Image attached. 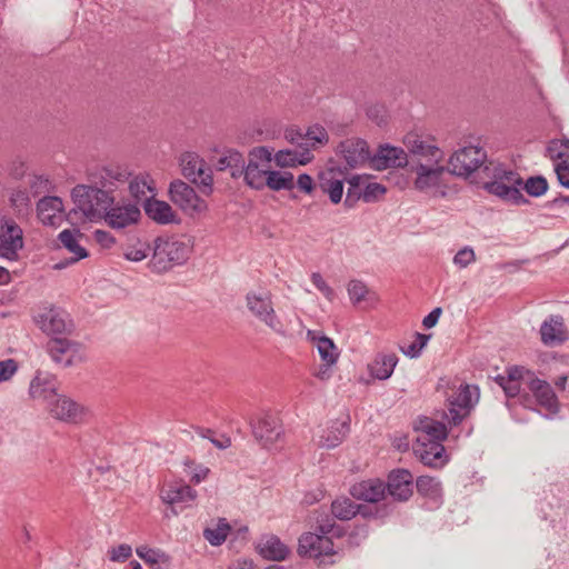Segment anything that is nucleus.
Listing matches in <instances>:
<instances>
[{
	"mask_svg": "<svg viewBox=\"0 0 569 569\" xmlns=\"http://www.w3.org/2000/svg\"><path fill=\"white\" fill-rule=\"evenodd\" d=\"M345 531L342 527L336 523L333 518L326 516L317 520L315 532H305L300 536L298 542V553L301 557L318 560V565H332L338 555L333 538H342Z\"/></svg>",
	"mask_w": 569,
	"mask_h": 569,
	"instance_id": "1",
	"label": "nucleus"
},
{
	"mask_svg": "<svg viewBox=\"0 0 569 569\" xmlns=\"http://www.w3.org/2000/svg\"><path fill=\"white\" fill-rule=\"evenodd\" d=\"M151 248L152 256L148 267L156 273H163L183 264L191 252L190 244L176 236H159Z\"/></svg>",
	"mask_w": 569,
	"mask_h": 569,
	"instance_id": "2",
	"label": "nucleus"
},
{
	"mask_svg": "<svg viewBox=\"0 0 569 569\" xmlns=\"http://www.w3.org/2000/svg\"><path fill=\"white\" fill-rule=\"evenodd\" d=\"M71 198L74 203L73 212H81L90 221L103 218L114 203L113 196L92 184H77L71 191Z\"/></svg>",
	"mask_w": 569,
	"mask_h": 569,
	"instance_id": "3",
	"label": "nucleus"
},
{
	"mask_svg": "<svg viewBox=\"0 0 569 569\" xmlns=\"http://www.w3.org/2000/svg\"><path fill=\"white\" fill-rule=\"evenodd\" d=\"M486 166H489L487 151L480 146L470 144L452 153L448 161V171L463 178H468L477 171L483 176Z\"/></svg>",
	"mask_w": 569,
	"mask_h": 569,
	"instance_id": "4",
	"label": "nucleus"
},
{
	"mask_svg": "<svg viewBox=\"0 0 569 569\" xmlns=\"http://www.w3.org/2000/svg\"><path fill=\"white\" fill-rule=\"evenodd\" d=\"M246 303L248 310L254 318L264 323L273 332L286 336L284 326L276 313L270 291H249L246 295Z\"/></svg>",
	"mask_w": 569,
	"mask_h": 569,
	"instance_id": "5",
	"label": "nucleus"
},
{
	"mask_svg": "<svg viewBox=\"0 0 569 569\" xmlns=\"http://www.w3.org/2000/svg\"><path fill=\"white\" fill-rule=\"evenodd\" d=\"M181 173L191 182L200 186L204 193L212 191V171L196 152H184L180 157Z\"/></svg>",
	"mask_w": 569,
	"mask_h": 569,
	"instance_id": "6",
	"label": "nucleus"
},
{
	"mask_svg": "<svg viewBox=\"0 0 569 569\" xmlns=\"http://www.w3.org/2000/svg\"><path fill=\"white\" fill-rule=\"evenodd\" d=\"M23 248V231L9 217L0 218V257L10 261L18 259V252Z\"/></svg>",
	"mask_w": 569,
	"mask_h": 569,
	"instance_id": "7",
	"label": "nucleus"
},
{
	"mask_svg": "<svg viewBox=\"0 0 569 569\" xmlns=\"http://www.w3.org/2000/svg\"><path fill=\"white\" fill-rule=\"evenodd\" d=\"M472 395L469 385H461L459 390L448 398V411L442 412V419L448 422V426H458L469 416L473 407Z\"/></svg>",
	"mask_w": 569,
	"mask_h": 569,
	"instance_id": "8",
	"label": "nucleus"
},
{
	"mask_svg": "<svg viewBox=\"0 0 569 569\" xmlns=\"http://www.w3.org/2000/svg\"><path fill=\"white\" fill-rule=\"evenodd\" d=\"M51 359L67 368L82 360L81 345L66 337H52L47 343Z\"/></svg>",
	"mask_w": 569,
	"mask_h": 569,
	"instance_id": "9",
	"label": "nucleus"
},
{
	"mask_svg": "<svg viewBox=\"0 0 569 569\" xmlns=\"http://www.w3.org/2000/svg\"><path fill=\"white\" fill-rule=\"evenodd\" d=\"M37 322L40 329L51 338L70 335L74 328L69 315L64 310L54 307L41 312Z\"/></svg>",
	"mask_w": 569,
	"mask_h": 569,
	"instance_id": "10",
	"label": "nucleus"
},
{
	"mask_svg": "<svg viewBox=\"0 0 569 569\" xmlns=\"http://www.w3.org/2000/svg\"><path fill=\"white\" fill-rule=\"evenodd\" d=\"M130 173L121 166H104L97 168L89 173L90 184L97 186L107 190L110 196H113L114 190L119 186L124 184L129 179Z\"/></svg>",
	"mask_w": 569,
	"mask_h": 569,
	"instance_id": "11",
	"label": "nucleus"
},
{
	"mask_svg": "<svg viewBox=\"0 0 569 569\" xmlns=\"http://www.w3.org/2000/svg\"><path fill=\"white\" fill-rule=\"evenodd\" d=\"M386 493L395 501L406 502L413 493V476L408 469L398 468L388 473Z\"/></svg>",
	"mask_w": 569,
	"mask_h": 569,
	"instance_id": "12",
	"label": "nucleus"
},
{
	"mask_svg": "<svg viewBox=\"0 0 569 569\" xmlns=\"http://www.w3.org/2000/svg\"><path fill=\"white\" fill-rule=\"evenodd\" d=\"M170 200L183 211H201L203 200L194 189L182 180H174L169 187Z\"/></svg>",
	"mask_w": 569,
	"mask_h": 569,
	"instance_id": "13",
	"label": "nucleus"
},
{
	"mask_svg": "<svg viewBox=\"0 0 569 569\" xmlns=\"http://www.w3.org/2000/svg\"><path fill=\"white\" fill-rule=\"evenodd\" d=\"M141 217L137 203L112 204L104 214L106 222L112 229H124L139 221Z\"/></svg>",
	"mask_w": 569,
	"mask_h": 569,
	"instance_id": "14",
	"label": "nucleus"
},
{
	"mask_svg": "<svg viewBox=\"0 0 569 569\" xmlns=\"http://www.w3.org/2000/svg\"><path fill=\"white\" fill-rule=\"evenodd\" d=\"M252 433L264 448H269L283 435V428L276 417L264 415L252 425Z\"/></svg>",
	"mask_w": 569,
	"mask_h": 569,
	"instance_id": "15",
	"label": "nucleus"
},
{
	"mask_svg": "<svg viewBox=\"0 0 569 569\" xmlns=\"http://www.w3.org/2000/svg\"><path fill=\"white\" fill-rule=\"evenodd\" d=\"M408 156L400 147H393L388 143L381 144L371 158V167L376 170L387 168H401L407 166Z\"/></svg>",
	"mask_w": 569,
	"mask_h": 569,
	"instance_id": "16",
	"label": "nucleus"
},
{
	"mask_svg": "<svg viewBox=\"0 0 569 569\" xmlns=\"http://www.w3.org/2000/svg\"><path fill=\"white\" fill-rule=\"evenodd\" d=\"M416 457L428 467L441 468L447 462L446 449L439 441L416 440L412 446Z\"/></svg>",
	"mask_w": 569,
	"mask_h": 569,
	"instance_id": "17",
	"label": "nucleus"
},
{
	"mask_svg": "<svg viewBox=\"0 0 569 569\" xmlns=\"http://www.w3.org/2000/svg\"><path fill=\"white\" fill-rule=\"evenodd\" d=\"M338 149L349 168H356L367 161L371 162L372 156L370 154L367 141L363 139H346L340 142Z\"/></svg>",
	"mask_w": 569,
	"mask_h": 569,
	"instance_id": "18",
	"label": "nucleus"
},
{
	"mask_svg": "<svg viewBox=\"0 0 569 569\" xmlns=\"http://www.w3.org/2000/svg\"><path fill=\"white\" fill-rule=\"evenodd\" d=\"M349 493L357 500L378 503L386 498V485L379 478H371L353 483Z\"/></svg>",
	"mask_w": 569,
	"mask_h": 569,
	"instance_id": "19",
	"label": "nucleus"
},
{
	"mask_svg": "<svg viewBox=\"0 0 569 569\" xmlns=\"http://www.w3.org/2000/svg\"><path fill=\"white\" fill-rule=\"evenodd\" d=\"M527 386L529 390L532 392L537 402L546 408L548 411L556 413L559 410L558 398L546 380L539 379L532 372V376H527Z\"/></svg>",
	"mask_w": 569,
	"mask_h": 569,
	"instance_id": "20",
	"label": "nucleus"
},
{
	"mask_svg": "<svg viewBox=\"0 0 569 569\" xmlns=\"http://www.w3.org/2000/svg\"><path fill=\"white\" fill-rule=\"evenodd\" d=\"M49 410L53 418L68 423H78L82 418V408L64 396L53 395Z\"/></svg>",
	"mask_w": 569,
	"mask_h": 569,
	"instance_id": "21",
	"label": "nucleus"
},
{
	"mask_svg": "<svg viewBox=\"0 0 569 569\" xmlns=\"http://www.w3.org/2000/svg\"><path fill=\"white\" fill-rule=\"evenodd\" d=\"M37 214L44 226H59L64 218L61 198L48 196L40 199L37 203Z\"/></svg>",
	"mask_w": 569,
	"mask_h": 569,
	"instance_id": "22",
	"label": "nucleus"
},
{
	"mask_svg": "<svg viewBox=\"0 0 569 569\" xmlns=\"http://www.w3.org/2000/svg\"><path fill=\"white\" fill-rule=\"evenodd\" d=\"M540 336L543 345L556 347L568 339V332L561 316H551L540 327Z\"/></svg>",
	"mask_w": 569,
	"mask_h": 569,
	"instance_id": "23",
	"label": "nucleus"
},
{
	"mask_svg": "<svg viewBox=\"0 0 569 569\" xmlns=\"http://www.w3.org/2000/svg\"><path fill=\"white\" fill-rule=\"evenodd\" d=\"M350 432V417L347 416L345 420H335L331 425L322 430L319 437V446L327 449L338 447Z\"/></svg>",
	"mask_w": 569,
	"mask_h": 569,
	"instance_id": "24",
	"label": "nucleus"
},
{
	"mask_svg": "<svg viewBox=\"0 0 569 569\" xmlns=\"http://www.w3.org/2000/svg\"><path fill=\"white\" fill-rule=\"evenodd\" d=\"M257 550L262 558L272 561H282L289 555V548L276 535L261 536Z\"/></svg>",
	"mask_w": 569,
	"mask_h": 569,
	"instance_id": "25",
	"label": "nucleus"
},
{
	"mask_svg": "<svg viewBox=\"0 0 569 569\" xmlns=\"http://www.w3.org/2000/svg\"><path fill=\"white\" fill-rule=\"evenodd\" d=\"M244 160L243 154L239 150L228 148L222 151L213 166L217 171L228 170L232 179H239L244 170Z\"/></svg>",
	"mask_w": 569,
	"mask_h": 569,
	"instance_id": "26",
	"label": "nucleus"
},
{
	"mask_svg": "<svg viewBox=\"0 0 569 569\" xmlns=\"http://www.w3.org/2000/svg\"><path fill=\"white\" fill-rule=\"evenodd\" d=\"M78 237H81V233L79 230H70V229H66V230H62L59 236H58V239L60 241V243L70 252L73 254V257L70 258V260L64 263V262H59L56 264V269H62L64 268L68 263H74V262H78L79 260L81 259H84L88 257V251L86 250V248H83L79 241H78Z\"/></svg>",
	"mask_w": 569,
	"mask_h": 569,
	"instance_id": "27",
	"label": "nucleus"
},
{
	"mask_svg": "<svg viewBox=\"0 0 569 569\" xmlns=\"http://www.w3.org/2000/svg\"><path fill=\"white\" fill-rule=\"evenodd\" d=\"M490 180L483 182V188L489 193L495 194L502 200L511 202L513 204L527 203L528 200L523 197L520 189L516 186H510L496 178H489Z\"/></svg>",
	"mask_w": 569,
	"mask_h": 569,
	"instance_id": "28",
	"label": "nucleus"
},
{
	"mask_svg": "<svg viewBox=\"0 0 569 569\" xmlns=\"http://www.w3.org/2000/svg\"><path fill=\"white\" fill-rule=\"evenodd\" d=\"M160 497L167 505L188 503L197 498V491L186 483H169L161 489Z\"/></svg>",
	"mask_w": 569,
	"mask_h": 569,
	"instance_id": "29",
	"label": "nucleus"
},
{
	"mask_svg": "<svg viewBox=\"0 0 569 569\" xmlns=\"http://www.w3.org/2000/svg\"><path fill=\"white\" fill-rule=\"evenodd\" d=\"M445 171L446 169L442 166L428 167L420 163L416 167L417 178L415 180V187L420 191L438 187Z\"/></svg>",
	"mask_w": 569,
	"mask_h": 569,
	"instance_id": "30",
	"label": "nucleus"
},
{
	"mask_svg": "<svg viewBox=\"0 0 569 569\" xmlns=\"http://www.w3.org/2000/svg\"><path fill=\"white\" fill-rule=\"evenodd\" d=\"M146 214L153 221L160 224H168L176 221V214L171 206L164 201L153 199H146L143 203Z\"/></svg>",
	"mask_w": 569,
	"mask_h": 569,
	"instance_id": "31",
	"label": "nucleus"
},
{
	"mask_svg": "<svg viewBox=\"0 0 569 569\" xmlns=\"http://www.w3.org/2000/svg\"><path fill=\"white\" fill-rule=\"evenodd\" d=\"M398 360L396 353H378L368 365V370L371 377L379 380H387L391 377Z\"/></svg>",
	"mask_w": 569,
	"mask_h": 569,
	"instance_id": "32",
	"label": "nucleus"
},
{
	"mask_svg": "<svg viewBox=\"0 0 569 569\" xmlns=\"http://www.w3.org/2000/svg\"><path fill=\"white\" fill-rule=\"evenodd\" d=\"M403 143L410 153L427 157L436 162L441 158V151L433 144L426 143L417 133H408L403 138Z\"/></svg>",
	"mask_w": 569,
	"mask_h": 569,
	"instance_id": "33",
	"label": "nucleus"
},
{
	"mask_svg": "<svg viewBox=\"0 0 569 569\" xmlns=\"http://www.w3.org/2000/svg\"><path fill=\"white\" fill-rule=\"evenodd\" d=\"M447 425L448 422L445 423L443 421H437L425 417L420 420L419 430L421 431V435L417 440H425L426 442L439 441L442 443L448 436Z\"/></svg>",
	"mask_w": 569,
	"mask_h": 569,
	"instance_id": "34",
	"label": "nucleus"
},
{
	"mask_svg": "<svg viewBox=\"0 0 569 569\" xmlns=\"http://www.w3.org/2000/svg\"><path fill=\"white\" fill-rule=\"evenodd\" d=\"M320 179L322 191L328 193L332 203H339L343 196V179L337 178L336 171L332 168L322 173Z\"/></svg>",
	"mask_w": 569,
	"mask_h": 569,
	"instance_id": "35",
	"label": "nucleus"
},
{
	"mask_svg": "<svg viewBox=\"0 0 569 569\" xmlns=\"http://www.w3.org/2000/svg\"><path fill=\"white\" fill-rule=\"evenodd\" d=\"M482 178H496L501 182H505L510 186H516L520 189L522 186V179L520 174L512 170H507L499 163H495L493 161H489V166L483 168Z\"/></svg>",
	"mask_w": 569,
	"mask_h": 569,
	"instance_id": "36",
	"label": "nucleus"
},
{
	"mask_svg": "<svg viewBox=\"0 0 569 569\" xmlns=\"http://www.w3.org/2000/svg\"><path fill=\"white\" fill-rule=\"evenodd\" d=\"M268 166H259L253 162H244V170L242 177L247 186L254 190H262L266 187L264 179L270 170Z\"/></svg>",
	"mask_w": 569,
	"mask_h": 569,
	"instance_id": "37",
	"label": "nucleus"
},
{
	"mask_svg": "<svg viewBox=\"0 0 569 569\" xmlns=\"http://www.w3.org/2000/svg\"><path fill=\"white\" fill-rule=\"evenodd\" d=\"M416 488L420 496L438 502L442 498L441 482L429 476H420L416 480Z\"/></svg>",
	"mask_w": 569,
	"mask_h": 569,
	"instance_id": "38",
	"label": "nucleus"
},
{
	"mask_svg": "<svg viewBox=\"0 0 569 569\" xmlns=\"http://www.w3.org/2000/svg\"><path fill=\"white\" fill-rule=\"evenodd\" d=\"M359 512V505L347 497L337 498L331 502V513L335 519L347 521Z\"/></svg>",
	"mask_w": 569,
	"mask_h": 569,
	"instance_id": "39",
	"label": "nucleus"
},
{
	"mask_svg": "<svg viewBox=\"0 0 569 569\" xmlns=\"http://www.w3.org/2000/svg\"><path fill=\"white\" fill-rule=\"evenodd\" d=\"M264 183L272 191L292 190L295 188V177L289 171L270 170Z\"/></svg>",
	"mask_w": 569,
	"mask_h": 569,
	"instance_id": "40",
	"label": "nucleus"
},
{
	"mask_svg": "<svg viewBox=\"0 0 569 569\" xmlns=\"http://www.w3.org/2000/svg\"><path fill=\"white\" fill-rule=\"evenodd\" d=\"M230 530L231 526L229 522L224 518H219L214 528H206L203 530V537L211 546L218 547L226 541Z\"/></svg>",
	"mask_w": 569,
	"mask_h": 569,
	"instance_id": "41",
	"label": "nucleus"
},
{
	"mask_svg": "<svg viewBox=\"0 0 569 569\" xmlns=\"http://www.w3.org/2000/svg\"><path fill=\"white\" fill-rule=\"evenodd\" d=\"M152 181H149L148 177H134L129 182V191L131 197L136 200V202H146V199H151V197L147 196V192H153V187L151 186Z\"/></svg>",
	"mask_w": 569,
	"mask_h": 569,
	"instance_id": "42",
	"label": "nucleus"
},
{
	"mask_svg": "<svg viewBox=\"0 0 569 569\" xmlns=\"http://www.w3.org/2000/svg\"><path fill=\"white\" fill-rule=\"evenodd\" d=\"M367 180L360 176H352L348 179V190L345 199V206L352 208L360 199H362L363 187Z\"/></svg>",
	"mask_w": 569,
	"mask_h": 569,
	"instance_id": "43",
	"label": "nucleus"
},
{
	"mask_svg": "<svg viewBox=\"0 0 569 569\" xmlns=\"http://www.w3.org/2000/svg\"><path fill=\"white\" fill-rule=\"evenodd\" d=\"M29 392L34 399H49L50 397L53 398V395H56L53 385L39 375L32 379Z\"/></svg>",
	"mask_w": 569,
	"mask_h": 569,
	"instance_id": "44",
	"label": "nucleus"
},
{
	"mask_svg": "<svg viewBox=\"0 0 569 569\" xmlns=\"http://www.w3.org/2000/svg\"><path fill=\"white\" fill-rule=\"evenodd\" d=\"M317 349L321 359L328 366H332L333 363L337 362L339 353L333 341L330 338L326 336L319 337L317 339Z\"/></svg>",
	"mask_w": 569,
	"mask_h": 569,
	"instance_id": "45",
	"label": "nucleus"
},
{
	"mask_svg": "<svg viewBox=\"0 0 569 569\" xmlns=\"http://www.w3.org/2000/svg\"><path fill=\"white\" fill-rule=\"evenodd\" d=\"M527 376H532V371L522 366H509L505 370V375L495 377L496 383L505 389V385L510 380H525Z\"/></svg>",
	"mask_w": 569,
	"mask_h": 569,
	"instance_id": "46",
	"label": "nucleus"
},
{
	"mask_svg": "<svg viewBox=\"0 0 569 569\" xmlns=\"http://www.w3.org/2000/svg\"><path fill=\"white\" fill-rule=\"evenodd\" d=\"M9 201L17 214H27L30 210L31 199L27 190H13L9 197Z\"/></svg>",
	"mask_w": 569,
	"mask_h": 569,
	"instance_id": "47",
	"label": "nucleus"
},
{
	"mask_svg": "<svg viewBox=\"0 0 569 569\" xmlns=\"http://www.w3.org/2000/svg\"><path fill=\"white\" fill-rule=\"evenodd\" d=\"M373 506H363L359 505V515H361L363 518H375V519H382L391 515L395 510V507L392 503H382L377 505L372 503Z\"/></svg>",
	"mask_w": 569,
	"mask_h": 569,
	"instance_id": "48",
	"label": "nucleus"
},
{
	"mask_svg": "<svg viewBox=\"0 0 569 569\" xmlns=\"http://www.w3.org/2000/svg\"><path fill=\"white\" fill-rule=\"evenodd\" d=\"M349 298L352 305L358 306L361 302L368 301L371 295L366 283L360 280H351L347 287Z\"/></svg>",
	"mask_w": 569,
	"mask_h": 569,
	"instance_id": "49",
	"label": "nucleus"
},
{
	"mask_svg": "<svg viewBox=\"0 0 569 569\" xmlns=\"http://www.w3.org/2000/svg\"><path fill=\"white\" fill-rule=\"evenodd\" d=\"M526 192L531 197H541L548 190V181L543 176H535L527 179L522 186Z\"/></svg>",
	"mask_w": 569,
	"mask_h": 569,
	"instance_id": "50",
	"label": "nucleus"
},
{
	"mask_svg": "<svg viewBox=\"0 0 569 569\" xmlns=\"http://www.w3.org/2000/svg\"><path fill=\"white\" fill-rule=\"evenodd\" d=\"M431 338V335L415 333V341L410 343L408 347H400L401 352L413 359L418 358L421 355L422 349L427 346L429 339Z\"/></svg>",
	"mask_w": 569,
	"mask_h": 569,
	"instance_id": "51",
	"label": "nucleus"
},
{
	"mask_svg": "<svg viewBox=\"0 0 569 569\" xmlns=\"http://www.w3.org/2000/svg\"><path fill=\"white\" fill-rule=\"evenodd\" d=\"M387 189L378 182H366L363 187L362 200L367 203L377 201L386 193Z\"/></svg>",
	"mask_w": 569,
	"mask_h": 569,
	"instance_id": "52",
	"label": "nucleus"
},
{
	"mask_svg": "<svg viewBox=\"0 0 569 569\" xmlns=\"http://www.w3.org/2000/svg\"><path fill=\"white\" fill-rule=\"evenodd\" d=\"M272 160V152L268 147H256L249 152L248 162H253L259 166H268Z\"/></svg>",
	"mask_w": 569,
	"mask_h": 569,
	"instance_id": "53",
	"label": "nucleus"
},
{
	"mask_svg": "<svg viewBox=\"0 0 569 569\" xmlns=\"http://www.w3.org/2000/svg\"><path fill=\"white\" fill-rule=\"evenodd\" d=\"M274 161L281 168L297 167V150H279L274 154Z\"/></svg>",
	"mask_w": 569,
	"mask_h": 569,
	"instance_id": "54",
	"label": "nucleus"
},
{
	"mask_svg": "<svg viewBox=\"0 0 569 569\" xmlns=\"http://www.w3.org/2000/svg\"><path fill=\"white\" fill-rule=\"evenodd\" d=\"M305 138L310 140L312 142V146H315L316 143L325 144L329 140L327 130L320 124L309 127L307 132L305 133Z\"/></svg>",
	"mask_w": 569,
	"mask_h": 569,
	"instance_id": "55",
	"label": "nucleus"
},
{
	"mask_svg": "<svg viewBox=\"0 0 569 569\" xmlns=\"http://www.w3.org/2000/svg\"><path fill=\"white\" fill-rule=\"evenodd\" d=\"M199 436L202 438H207L211 441V443L218 449H227L231 446V439L224 435H221L219 438L213 437L214 432L211 429H198Z\"/></svg>",
	"mask_w": 569,
	"mask_h": 569,
	"instance_id": "56",
	"label": "nucleus"
},
{
	"mask_svg": "<svg viewBox=\"0 0 569 569\" xmlns=\"http://www.w3.org/2000/svg\"><path fill=\"white\" fill-rule=\"evenodd\" d=\"M109 559L113 562H123L128 560L132 555V548L130 545L121 543L118 547L109 550Z\"/></svg>",
	"mask_w": 569,
	"mask_h": 569,
	"instance_id": "57",
	"label": "nucleus"
},
{
	"mask_svg": "<svg viewBox=\"0 0 569 569\" xmlns=\"http://www.w3.org/2000/svg\"><path fill=\"white\" fill-rule=\"evenodd\" d=\"M476 260V254L472 248L465 247L460 249L453 257V262L460 268H466Z\"/></svg>",
	"mask_w": 569,
	"mask_h": 569,
	"instance_id": "58",
	"label": "nucleus"
},
{
	"mask_svg": "<svg viewBox=\"0 0 569 569\" xmlns=\"http://www.w3.org/2000/svg\"><path fill=\"white\" fill-rule=\"evenodd\" d=\"M311 281L315 287L329 300L332 301L335 298L333 289L325 281L322 276L319 272H313L311 274Z\"/></svg>",
	"mask_w": 569,
	"mask_h": 569,
	"instance_id": "59",
	"label": "nucleus"
},
{
	"mask_svg": "<svg viewBox=\"0 0 569 569\" xmlns=\"http://www.w3.org/2000/svg\"><path fill=\"white\" fill-rule=\"evenodd\" d=\"M558 182L561 187L569 189V160L556 162L553 166Z\"/></svg>",
	"mask_w": 569,
	"mask_h": 569,
	"instance_id": "60",
	"label": "nucleus"
},
{
	"mask_svg": "<svg viewBox=\"0 0 569 569\" xmlns=\"http://www.w3.org/2000/svg\"><path fill=\"white\" fill-rule=\"evenodd\" d=\"M566 149H569V140H551L547 147V156L556 160Z\"/></svg>",
	"mask_w": 569,
	"mask_h": 569,
	"instance_id": "61",
	"label": "nucleus"
},
{
	"mask_svg": "<svg viewBox=\"0 0 569 569\" xmlns=\"http://www.w3.org/2000/svg\"><path fill=\"white\" fill-rule=\"evenodd\" d=\"M150 249L152 250L149 246L140 248L131 247L126 250L123 256L129 261L139 262L148 257Z\"/></svg>",
	"mask_w": 569,
	"mask_h": 569,
	"instance_id": "62",
	"label": "nucleus"
},
{
	"mask_svg": "<svg viewBox=\"0 0 569 569\" xmlns=\"http://www.w3.org/2000/svg\"><path fill=\"white\" fill-rule=\"evenodd\" d=\"M17 369L18 366L13 359L0 361V382L9 380L14 375Z\"/></svg>",
	"mask_w": 569,
	"mask_h": 569,
	"instance_id": "63",
	"label": "nucleus"
},
{
	"mask_svg": "<svg viewBox=\"0 0 569 569\" xmlns=\"http://www.w3.org/2000/svg\"><path fill=\"white\" fill-rule=\"evenodd\" d=\"M137 555L149 563H157L161 557L160 552L156 549H151L146 546L138 547L136 549Z\"/></svg>",
	"mask_w": 569,
	"mask_h": 569,
	"instance_id": "64",
	"label": "nucleus"
}]
</instances>
